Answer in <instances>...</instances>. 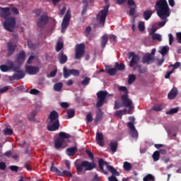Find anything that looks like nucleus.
<instances>
[{
	"instance_id": "1",
	"label": "nucleus",
	"mask_w": 181,
	"mask_h": 181,
	"mask_svg": "<svg viewBox=\"0 0 181 181\" xmlns=\"http://www.w3.org/2000/svg\"><path fill=\"white\" fill-rule=\"evenodd\" d=\"M156 11L158 18L163 21L157 23V25L159 28H163L166 25V22H168V18L170 16V8H169L168 1L166 0L157 1L156 3Z\"/></svg>"
},
{
	"instance_id": "2",
	"label": "nucleus",
	"mask_w": 181,
	"mask_h": 181,
	"mask_svg": "<svg viewBox=\"0 0 181 181\" xmlns=\"http://www.w3.org/2000/svg\"><path fill=\"white\" fill-rule=\"evenodd\" d=\"M11 13V8L9 7H0V17L6 19L4 26L6 30L8 32H13V29H15V25L16 21L15 18L10 17Z\"/></svg>"
},
{
	"instance_id": "3",
	"label": "nucleus",
	"mask_w": 181,
	"mask_h": 181,
	"mask_svg": "<svg viewBox=\"0 0 181 181\" xmlns=\"http://www.w3.org/2000/svg\"><path fill=\"white\" fill-rule=\"evenodd\" d=\"M98 165L100 170L104 175H108V171L112 173V175L108 177L109 181H118L115 176H119V172H118L117 169L114 168L112 165H110L103 158L99 160ZM104 166L107 167L108 171L104 170Z\"/></svg>"
},
{
	"instance_id": "4",
	"label": "nucleus",
	"mask_w": 181,
	"mask_h": 181,
	"mask_svg": "<svg viewBox=\"0 0 181 181\" xmlns=\"http://www.w3.org/2000/svg\"><path fill=\"white\" fill-rule=\"evenodd\" d=\"M119 91H122L124 93V95L121 96L122 104L123 107H126V108H129L127 111V114H132L134 112V106L132 105V100L129 99V95H128V89L125 86H119Z\"/></svg>"
},
{
	"instance_id": "5",
	"label": "nucleus",
	"mask_w": 181,
	"mask_h": 181,
	"mask_svg": "<svg viewBox=\"0 0 181 181\" xmlns=\"http://www.w3.org/2000/svg\"><path fill=\"white\" fill-rule=\"evenodd\" d=\"M110 8V5H107L104 7L103 10L99 11L98 15L96 16V21L101 25V26L104 27L105 25V19H107V16L108 15V9Z\"/></svg>"
},
{
	"instance_id": "6",
	"label": "nucleus",
	"mask_w": 181,
	"mask_h": 181,
	"mask_svg": "<svg viewBox=\"0 0 181 181\" xmlns=\"http://www.w3.org/2000/svg\"><path fill=\"white\" fill-rule=\"evenodd\" d=\"M95 166L96 165L94 162L90 163L88 160H84L81 162V165H76L77 173H81L83 172V168H85V172H87V170L95 169Z\"/></svg>"
},
{
	"instance_id": "7",
	"label": "nucleus",
	"mask_w": 181,
	"mask_h": 181,
	"mask_svg": "<svg viewBox=\"0 0 181 181\" xmlns=\"http://www.w3.org/2000/svg\"><path fill=\"white\" fill-rule=\"evenodd\" d=\"M98 101L96 103L97 108H100V107H103L104 105V102L105 101V98L107 97H110V94L108 92L105 90H100L97 93Z\"/></svg>"
},
{
	"instance_id": "8",
	"label": "nucleus",
	"mask_w": 181,
	"mask_h": 181,
	"mask_svg": "<svg viewBox=\"0 0 181 181\" xmlns=\"http://www.w3.org/2000/svg\"><path fill=\"white\" fill-rule=\"evenodd\" d=\"M85 53H86V46L84 45V44L81 43V44L76 45L75 59H76V60L81 59V57L84 56Z\"/></svg>"
},
{
	"instance_id": "9",
	"label": "nucleus",
	"mask_w": 181,
	"mask_h": 181,
	"mask_svg": "<svg viewBox=\"0 0 181 181\" xmlns=\"http://www.w3.org/2000/svg\"><path fill=\"white\" fill-rule=\"evenodd\" d=\"M71 18V14L70 13V10H67L62 23V33H64V31L66 30V28H69Z\"/></svg>"
},
{
	"instance_id": "10",
	"label": "nucleus",
	"mask_w": 181,
	"mask_h": 181,
	"mask_svg": "<svg viewBox=\"0 0 181 181\" xmlns=\"http://www.w3.org/2000/svg\"><path fill=\"white\" fill-rule=\"evenodd\" d=\"M129 62V66L134 67V66H136V64H138L139 63L140 57L139 55L136 54L135 52H130L128 53V58L131 59Z\"/></svg>"
},
{
	"instance_id": "11",
	"label": "nucleus",
	"mask_w": 181,
	"mask_h": 181,
	"mask_svg": "<svg viewBox=\"0 0 181 181\" xmlns=\"http://www.w3.org/2000/svg\"><path fill=\"white\" fill-rule=\"evenodd\" d=\"M48 22L49 16H47V15H42L37 21V26H38V28H45Z\"/></svg>"
},
{
	"instance_id": "12",
	"label": "nucleus",
	"mask_w": 181,
	"mask_h": 181,
	"mask_svg": "<svg viewBox=\"0 0 181 181\" xmlns=\"http://www.w3.org/2000/svg\"><path fill=\"white\" fill-rule=\"evenodd\" d=\"M48 131H57L59 128H60V122H47V126Z\"/></svg>"
},
{
	"instance_id": "13",
	"label": "nucleus",
	"mask_w": 181,
	"mask_h": 181,
	"mask_svg": "<svg viewBox=\"0 0 181 181\" xmlns=\"http://www.w3.org/2000/svg\"><path fill=\"white\" fill-rule=\"evenodd\" d=\"M155 62V57L152 56L151 53H147L143 57L142 63L144 64H152Z\"/></svg>"
},
{
	"instance_id": "14",
	"label": "nucleus",
	"mask_w": 181,
	"mask_h": 181,
	"mask_svg": "<svg viewBox=\"0 0 181 181\" xmlns=\"http://www.w3.org/2000/svg\"><path fill=\"white\" fill-rule=\"evenodd\" d=\"M127 4L129 5V15L130 16H134L135 15V11L136 9V4H135V1L134 0H127Z\"/></svg>"
},
{
	"instance_id": "15",
	"label": "nucleus",
	"mask_w": 181,
	"mask_h": 181,
	"mask_svg": "<svg viewBox=\"0 0 181 181\" xmlns=\"http://www.w3.org/2000/svg\"><path fill=\"white\" fill-rule=\"evenodd\" d=\"M59 122V113L56 110L50 112L48 117L47 122Z\"/></svg>"
},
{
	"instance_id": "16",
	"label": "nucleus",
	"mask_w": 181,
	"mask_h": 181,
	"mask_svg": "<svg viewBox=\"0 0 181 181\" xmlns=\"http://www.w3.org/2000/svg\"><path fill=\"white\" fill-rule=\"evenodd\" d=\"M25 71L28 74L33 76L35 74H37L39 72V67L38 66H27L25 67Z\"/></svg>"
},
{
	"instance_id": "17",
	"label": "nucleus",
	"mask_w": 181,
	"mask_h": 181,
	"mask_svg": "<svg viewBox=\"0 0 181 181\" xmlns=\"http://www.w3.org/2000/svg\"><path fill=\"white\" fill-rule=\"evenodd\" d=\"M7 56L11 57L15 53V50H16V45H13L12 42H9L7 43Z\"/></svg>"
},
{
	"instance_id": "18",
	"label": "nucleus",
	"mask_w": 181,
	"mask_h": 181,
	"mask_svg": "<svg viewBox=\"0 0 181 181\" xmlns=\"http://www.w3.org/2000/svg\"><path fill=\"white\" fill-rule=\"evenodd\" d=\"M25 77V74L23 71L18 72V74H14L13 76H9L10 81H13L15 80H22Z\"/></svg>"
},
{
	"instance_id": "19",
	"label": "nucleus",
	"mask_w": 181,
	"mask_h": 181,
	"mask_svg": "<svg viewBox=\"0 0 181 181\" xmlns=\"http://www.w3.org/2000/svg\"><path fill=\"white\" fill-rule=\"evenodd\" d=\"M67 55L64 54V51H61L58 54V59L60 64H66L67 63Z\"/></svg>"
},
{
	"instance_id": "20",
	"label": "nucleus",
	"mask_w": 181,
	"mask_h": 181,
	"mask_svg": "<svg viewBox=\"0 0 181 181\" xmlns=\"http://www.w3.org/2000/svg\"><path fill=\"white\" fill-rule=\"evenodd\" d=\"M25 57H26V54L25 53V51H21L18 54H17V63H23V62H25Z\"/></svg>"
},
{
	"instance_id": "21",
	"label": "nucleus",
	"mask_w": 181,
	"mask_h": 181,
	"mask_svg": "<svg viewBox=\"0 0 181 181\" xmlns=\"http://www.w3.org/2000/svg\"><path fill=\"white\" fill-rule=\"evenodd\" d=\"M96 142L100 146H104V135H103V133L96 134Z\"/></svg>"
},
{
	"instance_id": "22",
	"label": "nucleus",
	"mask_w": 181,
	"mask_h": 181,
	"mask_svg": "<svg viewBox=\"0 0 181 181\" xmlns=\"http://www.w3.org/2000/svg\"><path fill=\"white\" fill-rule=\"evenodd\" d=\"M177 95V88H173L168 93V97L169 100H174Z\"/></svg>"
},
{
	"instance_id": "23",
	"label": "nucleus",
	"mask_w": 181,
	"mask_h": 181,
	"mask_svg": "<svg viewBox=\"0 0 181 181\" xmlns=\"http://www.w3.org/2000/svg\"><path fill=\"white\" fill-rule=\"evenodd\" d=\"M77 152V146H73L66 148V155L68 156H74Z\"/></svg>"
},
{
	"instance_id": "24",
	"label": "nucleus",
	"mask_w": 181,
	"mask_h": 181,
	"mask_svg": "<svg viewBox=\"0 0 181 181\" xmlns=\"http://www.w3.org/2000/svg\"><path fill=\"white\" fill-rule=\"evenodd\" d=\"M64 144V141L61 140L59 137L54 141V148L55 149H60L62 146Z\"/></svg>"
},
{
	"instance_id": "25",
	"label": "nucleus",
	"mask_w": 181,
	"mask_h": 181,
	"mask_svg": "<svg viewBox=\"0 0 181 181\" xmlns=\"http://www.w3.org/2000/svg\"><path fill=\"white\" fill-rule=\"evenodd\" d=\"M108 35L105 34L101 37L102 41H101V47L103 49L105 47L107 43H108Z\"/></svg>"
},
{
	"instance_id": "26",
	"label": "nucleus",
	"mask_w": 181,
	"mask_h": 181,
	"mask_svg": "<svg viewBox=\"0 0 181 181\" xmlns=\"http://www.w3.org/2000/svg\"><path fill=\"white\" fill-rule=\"evenodd\" d=\"M134 70H138L139 74H145L146 73V68L142 67L141 65H136Z\"/></svg>"
},
{
	"instance_id": "27",
	"label": "nucleus",
	"mask_w": 181,
	"mask_h": 181,
	"mask_svg": "<svg viewBox=\"0 0 181 181\" xmlns=\"http://www.w3.org/2000/svg\"><path fill=\"white\" fill-rule=\"evenodd\" d=\"M152 13H153L151 10L145 11L143 13V16L145 21H149V19H151V16H152Z\"/></svg>"
},
{
	"instance_id": "28",
	"label": "nucleus",
	"mask_w": 181,
	"mask_h": 181,
	"mask_svg": "<svg viewBox=\"0 0 181 181\" xmlns=\"http://www.w3.org/2000/svg\"><path fill=\"white\" fill-rule=\"evenodd\" d=\"M58 176H63L65 177H73V174L70 171L68 170H63L62 172L60 171Z\"/></svg>"
},
{
	"instance_id": "29",
	"label": "nucleus",
	"mask_w": 181,
	"mask_h": 181,
	"mask_svg": "<svg viewBox=\"0 0 181 181\" xmlns=\"http://www.w3.org/2000/svg\"><path fill=\"white\" fill-rule=\"evenodd\" d=\"M125 114H128V112H127V109H124V110H117L115 112V117H119L120 118H122V115H124Z\"/></svg>"
},
{
	"instance_id": "30",
	"label": "nucleus",
	"mask_w": 181,
	"mask_h": 181,
	"mask_svg": "<svg viewBox=\"0 0 181 181\" xmlns=\"http://www.w3.org/2000/svg\"><path fill=\"white\" fill-rule=\"evenodd\" d=\"M58 138L64 142V139H69L70 138V134L61 132L59 134Z\"/></svg>"
},
{
	"instance_id": "31",
	"label": "nucleus",
	"mask_w": 181,
	"mask_h": 181,
	"mask_svg": "<svg viewBox=\"0 0 181 181\" xmlns=\"http://www.w3.org/2000/svg\"><path fill=\"white\" fill-rule=\"evenodd\" d=\"M117 148H118V142L117 141L110 142V149L112 153H115V152H117Z\"/></svg>"
},
{
	"instance_id": "32",
	"label": "nucleus",
	"mask_w": 181,
	"mask_h": 181,
	"mask_svg": "<svg viewBox=\"0 0 181 181\" xmlns=\"http://www.w3.org/2000/svg\"><path fill=\"white\" fill-rule=\"evenodd\" d=\"M152 158H153V160H154V162H158V160H159V159H160V154L159 151H154V153L152 155Z\"/></svg>"
},
{
	"instance_id": "33",
	"label": "nucleus",
	"mask_w": 181,
	"mask_h": 181,
	"mask_svg": "<svg viewBox=\"0 0 181 181\" xmlns=\"http://www.w3.org/2000/svg\"><path fill=\"white\" fill-rule=\"evenodd\" d=\"M168 52H169V47L168 46L161 47L159 50V53H160L162 56H165V54H166Z\"/></svg>"
},
{
	"instance_id": "34",
	"label": "nucleus",
	"mask_w": 181,
	"mask_h": 181,
	"mask_svg": "<svg viewBox=\"0 0 181 181\" xmlns=\"http://www.w3.org/2000/svg\"><path fill=\"white\" fill-rule=\"evenodd\" d=\"M101 118H103V111H101V109H98V111L96 114V117L95 118V122L101 121Z\"/></svg>"
},
{
	"instance_id": "35",
	"label": "nucleus",
	"mask_w": 181,
	"mask_h": 181,
	"mask_svg": "<svg viewBox=\"0 0 181 181\" xmlns=\"http://www.w3.org/2000/svg\"><path fill=\"white\" fill-rule=\"evenodd\" d=\"M123 168H124V170L129 172V170H131V169H132V165L131 164V163L125 161L124 163Z\"/></svg>"
},
{
	"instance_id": "36",
	"label": "nucleus",
	"mask_w": 181,
	"mask_h": 181,
	"mask_svg": "<svg viewBox=\"0 0 181 181\" xmlns=\"http://www.w3.org/2000/svg\"><path fill=\"white\" fill-rule=\"evenodd\" d=\"M50 171L54 172V173H56L57 176H59V175L60 174V170H59V168H57V167H54V163H52Z\"/></svg>"
},
{
	"instance_id": "37",
	"label": "nucleus",
	"mask_w": 181,
	"mask_h": 181,
	"mask_svg": "<svg viewBox=\"0 0 181 181\" xmlns=\"http://www.w3.org/2000/svg\"><path fill=\"white\" fill-rule=\"evenodd\" d=\"M62 88H63V83L62 82L57 83L54 86V91H62Z\"/></svg>"
},
{
	"instance_id": "38",
	"label": "nucleus",
	"mask_w": 181,
	"mask_h": 181,
	"mask_svg": "<svg viewBox=\"0 0 181 181\" xmlns=\"http://www.w3.org/2000/svg\"><path fill=\"white\" fill-rule=\"evenodd\" d=\"M11 69H13V71H16V73H21L22 71H21V67L15 66V64L13 62H10Z\"/></svg>"
},
{
	"instance_id": "39",
	"label": "nucleus",
	"mask_w": 181,
	"mask_h": 181,
	"mask_svg": "<svg viewBox=\"0 0 181 181\" xmlns=\"http://www.w3.org/2000/svg\"><path fill=\"white\" fill-rule=\"evenodd\" d=\"M179 112V107L172 108L169 111L166 112L167 115H173V114H177Z\"/></svg>"
},
{
	"instance_id": "40",
	"label": "nucleus",
	"mask_w": 181,
	"mask_h": 181,
	"mask_svg": "<svg viewBox=\"0 0 181 181\" xmlns=\"http://www.w3.org/2000/svg\"><path fill=\"white\" fill-rule=\"evenodd\" d=\"M128 78V84H133L135 80H136V76L135 74H130Z\"/></svg>"
},
{
	"instance_id": "41",
	"label": "nucleus",
	"mask_w": 181,
	"mask_h": 181,
	"mask_svg": "<svg viewBox=\"0 0 181 181\" xmlns=\"http://www.w3.org/2000/svg\"><path fill=\"white\" fill-rule=\"evenodd\" d=\"M115 68L116 69V70L122 71V70H125V65L124 64H119L118 62H117L115 64Z\"/></svg>"
},
{
	"instance_id": "42",
	"label": "nucleus",
	"mask_w": 181,
	"mask_h": 181,
	"mask_svg": "<svg viewBox=\"0 0 181 181\" xmlns=\"http://www.w3.org/2000/svg\"><path fill=\"white\" fill-rule=\"evenodd\" d=\"M144 181H155V177L151 174H148L147 175L144 176L143 178Z\"/></svg>"
},
{
	"instance_id": "43",
	"label": "nucleus",
	"mask_w": 181,
	"mask_h": 181,
	"mask_svg": "<svg viewBox=\"0 0 181 181\" xmlns=\"http://www.w3.org/2000/svg\"><path fill=\"white\" fill-rule=\"evenodd\" d=\"M3 134L5 136H8V135H12V134H13V130H12V129H9L8 127H6L4 130H3Z\"/></svg>"
},
{
	"instance_id": "44",
	"label": "nucleus",
	"mask_w": 181,
	"mask_h": 181,
	"mask_svg": "<svg viewBox=\"0 0 181 181\" xmlns=\"http://www.w3.org/2000/svg\"><path fill=\"white\" fill-rule=\"evenodd\" d=\"M138 29L140 32H144L145 30V22L139 21L138 25Z\"/></svg>"
},
{
	"instance_id": "45",
	"label": "nucleus",
	"mask_w": 181,
	"mask_h": 181,
	"mask_svg": "<svg viewBox=\"0 0 181 181\" xmlns=\"http://www.w3.org/2000/svg\"><path fill=\"white\" fill-rule=\"evenodd\" d=\"M69 76H71V73H70V69H67L66 66L64 67V78H67Z\"/></svg>"
},
{
	"instance_id": "46",
	"label": "nucleus",
	"mask_w": 181,
	"mask_h": 181,
	"mask_svg": "<svg viewBox=\"0 0 181 181\" xmlns=\"http://www.w3.org/2000/svg\"><path fill=\"white\" fill-rule=\"evenodd\" d=\"M90 81H91V78L86 76L81 81V84H82V86H88V84H90Z\"/></svg>"
},
{
	"instance_id": "47",
	"label": "nucleus",
	"mask_w": 181,
	"mask_h": 181,
	"mask_svg": "<svg viewBox=\"0 0 181 181\" xmlns=\"http://www.w3.org/2000/svg\"><path fill=\"white\" fill-rule=\"evenodd\" d=\"M67 115H68V118H73V117H74V115H76V111H74V110H73V109L68 110Z\"/></svg>"
},
{
	"instance_id": "48",
	"label": "nucleus",
	"mask_w": 181,
	"mask_h": 181,
	"mask_svg": "<svg viewBox=\"0 0 181 181\" xmlns=\"http://www.w3.org/2000/svg\"><path fill=\"white\" fill-rule=\"evenodd\" d=\"M153 40H158V42H162V36L160 34H153L152 36Z\"/></svg>"
},
{
	"instance_id": "49",
	"label": "nucleus",
	"mask_w": 181,
	"mask_h": 181,
	"mask_svg": "<svg viewBox=\"0 0 181 181\" xmlns=\"http://www.w3.org/2000/svg\"><path fill=\"white\" fill-rule=\"evenodd\" d=\"M64 46V44L62 42H58L57 43V46H56V51L57 52H60V50H62L63 49V47Z\"/></svg>"
},
{
	"instance_id": "50",
	"label": "nucleus",
	"mask_w": 181,
	"mask_h": 181,
	"mask_svg": "<svg viewBox=\"0 0 181 181\" xmlns=\"http://www.w3.org/2000/svg\"><path fill=\"white\" fill-rule=\"evenodd\" d=\"M107 73L110 76H115L117 74V69L115 68H112L108 69Z\"/></svg>"
},
{
	"instance_id": "51",
	"label": "nucleus",
	"mask_w": 181,
	"mask_h": 181,
	"mask_svg": "<svg viewBox=\"0 0 181 181\" xmlns=\"http://www.w3.org/2000/svg\"><path fill=\"white\" fill-rule=\"evenodd\" d=\"M122 107H124V105L121 103L118 102L117 100L115 101V106H114V110H119Z\"/></svg>"
},
{
	"instance_id": "52",
	"label": "nucleus",
	"mask_w": 181,
	"mask_h": 181,
	"mask_svg": "<svg viewBox=\"0 0 181 181\" xmlns=\"http://www.w3.org/2000/svg\"><path fill=\"white\" fill-rule=\"evenodd\" d=\"M130 135L132 138H138V131H136V129L130 130Z\"/></svg>"
},
{
	"instance_id": "53",
	"label": "nucleus",
	"mask_w": 181,
	"mask_h": 181,
	"mask_svg": "<svg viewBox=\"0 0 181 181\" xmlns=\"http://www.w3.org/2000/svg\"><path fill=\"white\" fill-rule=\"evenodd\" d=\"M28 46L29 49H31L32 50H35V49H36V45L32 42L30 40H28Z\"/></svg>"
},
{
	"instance_id": "54",
	"label": "nucleus",
	"mask_w": 181,
	"mask_h": 181,
	"mask_svg": "<svg viewBox=\"0 0 181 181\" xmlns=\"http://www.w3.org/2000/svg\"><path fill=\"white\" fill-rule=\"evenodd\" d=\"M36 114H37V112L36 110H33L30 115L28 117V119L30 121H34L35 120V117H36Z\"/></svg>"
},
{
	"instance_id": "55",
	"label": "nucleus",
	"mask_w": 181,
	"mask_h": 181,
	"mask_svg": "<svg viewBox=\"0 0 181 181\" xmlns=\"http://www.w3.org/2000/svg\"><path fill=\"white\" fill-rule=\"evenodd\" d=\"M0 69L1 70V71L4 72L8 71V70H11V65L10 66H8L6 65H1Z\"/></svg>"
},
{
	"instance_id": "56",
	"label": "nucleus",
	"mask_w": 181,
	"mask_h": 181,
	"mask_svg": "<svg viewBox=\"0 0 181 181\" xmlns=\"http://www.w3.org/2000/svg\"><path fill=\"white\" fill-rule=\"evenodd\" d=\"M70 73L72 76H75L76 77H77V76H80V71L77 69H70Z\"/></svg>"
},
{
	"instance_id": "57",
	"label": "nucleus",
	"mask_w": 181,
	"mask_h": 181,
	"mask_svg": "<svg viewBox=\"0 0 181 181\" xmlns=\"http://www.w3.org/2000/svg\"><path fill=\"white\" fill-rule=\"evenodd\" d=\"M91 33V28L90 26H88L85 30V36L86 37H88Z\"/></svg>"
},
{
	"instance_id": "58",
	"label": "nucleus",
	"mask_w": 181,
	"mask_h": 181,
	"mask_svg": "<svg viewBox=\"0 0 181 181\" xmlns=\"http://www.w3.org/2000/svg\"><path fill=\"white\" fill-rule=\"evenodd\" d=\"M153 111H162L163 110V107H162L161 105H157L153 107Z\"/></svg>"
},
{
	"instance_id": "59",
	"label": "nucleus",
	"mask_w": 181,
	"mask_h": 181,
	"mask_svg": "<svg viewBox=\"0 0 181 181\" xmlns=\"http://www.w3.org/2000/svg\"><path fill=\"white\" fill-rule=\"evenodd\" d=\"M173 67V70L175 71V69H178V67H180V62H175V64L170 65L169 68Z\"/></svg>"
},
{
	"instance_id": "60",
	"label": "nucleus",
	"mask_w": 181,
	"mask_h": 181,
	"mask_svg": "<svg viewBox=\"0 0 181 181\" xmlns=\"http://www.w3.org/2000/svg\"><path fill=\"white\" fill-rule=\"evenodd\" d=\"M127 127L128 128H129L130 131H132L136 129L135 126L134 125V122H127Z\"/></svg>"
},
{
	"instance_id": "61",
	"label": "nucleus",
	"mask_w": 181,
	"mask_h": 181,
	"mask_svg": "<svg viewBox=\"0 0 181 181\" xmlns=\"http://www.w3.org/2000/svg\"><path fill=\"white\" fill-rule=\"evenodd\" d=\"M86 122H93V115H91V113L87 115Z\"/></svg>"
},
{
	"instance_id": "62",
	"label": "nucleus",
	"mask_w": 181,
	"mask_h": 181,
	"mask_svg": "<svg viewBox=\"0 0 181 181\" xmlns=\"http://www.w3.org/2000/svg\"><path fill=\"white\" fill-rule=\"evenodd\" d=\"M9 90V86H4L0 88V94H4V93H6Z\"/></svg>"
},
{
	"instance_id": "63",
	"label": "nucleus",
	"mask_w": 181,
	"mask_h": 181,
	"mask_svg": "<svg viewBox=\"0 0 181 181\" xmlns=\"http://www.w3.org/2000/svg\"><path fill=\"white\" fill-rule=\"evenodd\" d=\"M9 168L11 172H16V173H17L18 170L19 169V167L16 165H11Z\"/></svg>"
},
{
	"instance_id": "64",
	"label": "nucleus",
	"mask_w": 181,
	"mask_h": 181,
	"mask_svg": "<svg viewBox=\"0 0 181 181\" xmlns=\"http://www.w3.org/2000/svg\"><path fill=\"white\" fill-rule=\"evenodd\" d=\"M177 41L178 43H180L181 45V33H177Z\"/></svg>"
}]
</instances>
